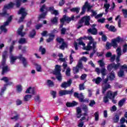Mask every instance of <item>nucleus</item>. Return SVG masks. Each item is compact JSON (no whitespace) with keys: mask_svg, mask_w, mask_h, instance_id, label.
Instances as JSON below:
<instances>
[{"mask_svg":"<svg viewBox=\"0 0 127 127\" xmlns=\"http://www.w3.org/2000/svg\"><path fill=\"white\" fill-rule=\"evenodd\" d=\"M21 0H14L13 2H10L8 4L5 5L3 8V12L0 15L1 16H8V14L6 13L7 9H10V8H13V6L16 5L17 7L20 6V2Z\"/></svg>","mask_w":127,"mask_h":127,"instance_id":"obj_1","label":"nucleus"},{"mask_svg":"<svg viewBox=\"0 0 127 127\" xmlns=\"http://www.w3.org/2000/svg\"><path fill=\"white\" fill-rule=\"evenodd\" d=\"M87 39L90 41V42L88 44L87 47H85V43L82 41L79 42V45H82L85 50H90L92 48H95L96 47V42H94L93 37L89 36L87 37Z\"/></svg>","mask_w":127,"mask_h":127,"instance_id":"obj_2","label":"nucleus"},{"mask_svg":"<svg viewBox=\"0 0 127 127\" xmlns=\"http://www.w3.org/2000/svg\"><path fill=\"white\" fill-rule=\"evenodd\" d=\"M122 41H123V39H121L120 37H118L116 39H113L112 40L111 44L107 43L106 45V49L109 50L111 49L112 46H113L114 48H117L118 47V43H120V42Z\"/></svg>","mask_w":127,"mask_h":127,"instance_id":"obj_3","label":"nucleus"},{"mask_svg":"<svg viewBox=\"0 0 127 127\" xmlns=\"http://www.w3.org/2000/svg\"><path fill=\"white\" fill-rule=\"evenodd\" d=\"M7 55V52L5 51L3 52L2 55V74L3 75L4 73L8 72L9 71V68L7 67V65L5 64V59H6V56Z\"/></svg>","mask_w":127,"mask_h":127,"instance_id":"obj_4","label":"nucleus"},{"mask_svg":"<svg viewBox=\"0 0 127 127\" xmlns=\"http://www.w3.org/2000/svg\"><path fill=\"white\" fill-rule=\"evenodd\" d=\"M60 72H61V66L56 65L55 69L53 71V74L57 76V79L58 81H62V75Z\"/></svg>","mask_w":127,"mask_h":127,"instance_id":"obj_5","label":"nucleus"},{"mask_svg":"<svg viewBox=\"0 0 127 127\" xmlns=\"http://www.w3.org/2000/svg\"><path fill=\"white\" fill-rule=\"evenodd\" d=\"M90 19H91V18L90 17V16H85L83 17L79 22V25L78 26L77 29H79V28H81L83 26V23H85V25H89L90 24Z\"/></svg>","mask_w":127,"mask_h":127,"instance_id":"obj_6","label":"nucleus"},{"mask_svg":"<svg viewBox=\"0 0 127 127\" xmlns=\"http://www.w3.org/2000/svg\"><path fill=\"white\" fill-rule=\"evenodd\" d=\"M18 14H21V17L19 19V22H22L23 20L25 18V16L27 15V11L25 8H21L18 11Z\"/></svg>","mask_w":127,"mask_h":127,"instance_id":"obj_7","label":"nucleus"},{"mask_svg":"<svg viewBox=\"0 0 127 127\" xmlns=\"http://www.w3.org/2000/svg\"><path fill=\"white\" fill-rule=\"evenodd\" d=\"M12 17H13V15H10L7 19V20L4 23L3 25L1 26L0 27V29L3 32H6L7 31V29L5 28V26H7L8 24H9V22L12 20Z\"/></svg>","mask_w":127,"mask_h":127,"instance_id":"obj_8","label":"nucleus"},{"mask_svg":"<svg viewBox=\"0 0 127 127\" xmlns=\"http://www.w3.org/2000/svg\"><path fill=\"white\" fill-rule=\"evenodd\" d=\"M75 16L72 15L71 18H69L66 15H64V17L62 19H61V25L60 26V28H62L63 27V24L65 21H71V20H75Z\"/></svg>","mask_w":127,"mask_h":127,"instance_id":"obj_9","label":"nucleus"},{"mask_svg":"<svg viewBox=\"0 0 127 127\" xmlns=\"http://www.w3.org/2000/svg\"><path fill=\"white\" fill-rule=\"evenodd\" d=\"M109 82V77L104 80L103 83H102V93L104 94L105 92L108 90V89H111V85L108 84Z\"/></svg>","mask_w":127,"mask_h":127,"instance_id":"obj_10","label":"nucleus"},{"mask_svg":"<svg viewBox=\"0 0 127 127\" xmlns=\"http://www.w3.org/2000/svg\"><path fill=\"white\" fill-rule=\"evenodd\" d=\"M119 67H121L120 63H117V64L113 63L109 64L107 66V69L108 70V71H112V69H114V70H118Z\"/></svg>","mask_w":127,"mask_h":127,"instance_id":"obj_11","label":"nucleus"},{"mask_svg":"<svg viewBox=\"0 0 127 127\" xmlns=\"http://www.w3.org/2000/svg\"><path fill=\"white\" fill-rule=\"evenodd\" d=\"M79 69H83V64L81 61H79L78 62L76 66L72 67L73 73H74V74H76V73H79Z\"/></svg>","mask_w":127,"mask_h":127,"instance_id":"obj_12","label":"nucleus"},{"mask_svg":"<svg viewBox=\"0 0 127 127\" xmlns=\"http://www.w3.org/2000/svg\"><path fill=\"white\" fill-rule=\"evenodd\" d=\"M95 71L97 73L98 75H100V73L102 75V78H104L106 75H107V69L106 68H102L101 70H100V68L96 67L95 68Z\"/></svg>","mask_w":127,"mask_h":127,"instance_id":"obj_13","label":"nucleus"},{"mask_svg":"<svg viewBox=\"0 0 127 127\" xmlns=\"http://www.w3.org/2000/svg\"><path fill=\"white\" fill-rule=\"evenodd\" d=\"M93 7L92 5H91L90 3H89L88 2H86L84 5L82 7V11L80 13V14H84L85 13V10L86 8H87V11H90L91 10V8Z\"/></svg>","mask_w":127,"mask_h":127,"instance_id":"obj_14","label":"nucleus"},{"mask_svg":"<svg viewBox=\"0 0 127 127\" xmlns=\"http://www.w3.org/2000/svg\"><path fill=\"white\" fill-rule=\"evenodd\" d=\"M57 40L59 43L62 44V45L60 47V49L64 50V49L67 47V45L64 42V40H63V39L58 38L57 39Z\"/></svg>","mask_w":127,"mask_h":127,"instance_id":"obj_15","label":"nucleus"},{"mask_svg":"<svg viewBox=\"0 0 127 127\" xmlns=\"http://www.w3.org/2000/svg\"><path fill=\"white\" fill-rule=\"evenodd\" d=\"M71 84H72V80L69 79L67 82H63L61 84V87H62V88H68V87H69V86H71Z\"/></svg>","mask_w":127,"mask_h":127,"instance_id":"obj_16","label":"nucleus"},{"mask_svg":"<svg viewBox=\"0 0 127 127\" xmlns=\"http://www.w3.org/2000/svg\"><path fill=\"white\" fill-rule=\"evenodd\" d=\"M116 52L117 53V57L116 58V62L117 63H119L120 62V58L122 55V50L121 49V47H118L116 50Z\"/></svg>","mask_w":127,"mask_h":127,"instance_id":"obj_17","label":"nucleus"},{"mask_svg":"<svg viewBox=\"0 0 127 127\" xmlns=\"http://www.w3.org/2000/svg\"><path fill=\"white\" fill-rule=\"evenodd\" d=\"M118 95V92H112V91H108L107 96L109 99H114L115 97Z\"/></svg>","mask_w":127,"mask_h":127,"instance_id":"obj_18","label":"nucleus"},{"mask_svg":"<svg viewBox=\"0 0 127 127\" xmlns=\"http://www.w3.org/2000/svg\"><path fill=\"white\" fill-rule=\"evenodd\" d=\"M73 95L75 98L79 99L80 102H83V100L84 99V95H83V93L79 94L78 93L75 92Z\"/></svg>","mask_w":127,"mask_h":127,"instance_id":"obj_19","label":"nucleus"},{"mask_svg":"<svg viewBox=\"0 0 127 127\" xmlns=\"http://www.w3.org/2000/svg\"><path fill=\"white\" fill-rule=\"evenodd\" d=\"M70 94H72V91L60 90L59 91V95L61 97L65 95H69Z\"/></svg>","mask_w":127,"mask_h":127,"instance_id":"obj_20","label":"nucleus"},{"mask_svg":"<svg viewBox=\"0 0 127 127\" xmlns=\"http://www.w3.org/2000/svg\"><path fill=\"white\" fill-rule=\"evenodd\" d=\"M21 61H22L23 66L24 67H26L27 66V61H26V59L23 58L22 55H20L18 58Z\"/></svg>","mask_w":127,"mask_h":127,"instance_id":"obj_21","label":"nucleus"},{"mask_svg":"<svg viewBox=\"0 0 127 127\" xmlns=\"http://www.w3.org/2000/svg\"><path fill=\"white\" fill-rule=\"evenodd\" d=\"M95 26H96V24H93L92 25V28L88 30V32H90L91 34H93V35L97 34V29L94 28Z\"/></svg>","mask_w":127,"mask_h":127,"instance_id":"obj_22","label":"nucleus"},{"mask_svg":"<svg viewBox=\"0 0 127 127\" xmlns=\"http://www.w3.org/2000/svg\"><path fill=\"white\" fill-rule=\"evenodd\" d=\"M26 94H35V88L33 87H30L26 90Z\"/></svg>","mask_w":127,"mask_h":127,"instance_id":"obj_23","label":"nucleus"},{"mask_svg":"<svg viewBox=\"0 0 127 127\" xmlns=\"http://www.w3.org/2000/svg\"><path fill=\"white\" fill-rule=\"evenodd\" d=\"M23 29V25H21L17 30V33L19 35H20V36H24V35L25 34V32H22V30Z\"/></svg>","mask_w":127,"mask_h":127,"instance_id":"obj_24","label":"nucleus"},{"mask_svg":"<svg viewBox=\"0 0 127 127\" xmlns=\"http://www.w3.org/2000/svg\"><path fill=\"white\" fill-rule=\"evenodd\" d=\"M12 82H9L8 84V85H12ZM8 84L4 85V86L1 89V92L0 93V96H2L3 95V93L4 91L6 90V87H7Z\"/></svg>","mask_w":127,"mask_h":127,"instance_id":"obj_25","label":"nucleus"},{"mask_svg":"<svg viewBox=\"0 0 127 127\" xmlns=\"http://www.w3.org/2000/svg\"><path fill=\"white\" fill-rule=\"evenodd\" d=\"M50 11H51L52 14H55V15H59V12H58V10L54 9V7H52L49 8Z\"/></svg>","mask_w":127,"mask_h":127,"instance_id":"obj_26","label":"nucleus"},{"mask_svg":"<svg viewBox=\"0 0 127 127\" xmlns=\"http://www.w3.org/2000/svg\"><path fill=\"white\" fill-rule=\"evenodd\" d=\"M93 82H95V84L99 85L102 82V78L100 77H98L97 78H94Z\"/></svg>","mask_w":127,"mask_h":127,"instance_id":"obj_27","label":"nucleus"},{"mask_svg":"<svg viewBox=\"0 0 127 127\" xmlns=\"http://www.w3.org/2000/svg\"><path fill=\"white\" fill-rule=\"evenodd\" d=\"M17 57L15 56H13L12 55H10V63L11 64H13L15 62V60L17 59Z\"/></svg>","mask_w":127,"mask_h":127,"instance_id":"obj_28","label":"nucleus"},{"mask_svg":"<svg viewBox=\"0 0 127 127\" xmlns=\"http://www.w3.org/2000/svg\"><path fill=\"white\" fill-rule=\"evenodd\" d=\"M105 1V2H106L105 4H104V7H105V11L106 12H108V9H109V8H110V4L109 3H107V1H108V0H103Z\"/></svg>","mask_w":127,"mask_h":127,"instance_id":"obj_29","label":"nucleus"},{"mask_svg":"<svg viewBox=\"0 0 127 127\" xmlns=\"http://www.w3.org/2000/svg\"><path fill=\"white\" fill-rule=\"evenodd\" d=\"M77 105H78V103L75 101H73L71 103L69 102L66 103L67 107H74V106H77Z\"/></svg>","mask_w":127,"mask_h":127,"instance_id":"obj_30","label":"nucleus"},{"mask_svg":"<svg viewBox=\"0 0 127 127\" xmlns=\"http://www.w3.org/2000/svg\"><path fill=\"white\" fill-rule=\"evenodd\" d=\"M39 51L42 55H44L46 53V49H45V48H43L42 46L40 47Z\"/></svg>","mask_w":127,"mask_h":127,"instance_id":"obj_31","label":"nucleus"},{"mask_svg":"<svg viewBox=\"0 0 127 127\" xmlns=\"http://www.w3.org/2000/svg\"><path fill=\"white\" fill-rule=\"evenodd\" d=\"M110 80H113L115 78H116V76L115 75V72L112 71L110 74H109L108 76Z\"/></svg>","mask_w":127,"mask_h":127,"instance_id":"obj_32","label":"nucleus"},{"mask_svg":"<svg viewBox=\"0 0 127 127\" xmlns=\"http://www.w3.org/2000/svg\"><path fill=\"white\" fill-rule=\"evenodd\" d=\"M36 34V32H35V30H33L32 31L30 32V34H29V36L31 38H33V37L35 36Z\"/></svg>","mask_w":127,"mask_h":127,"instance_id":"obj_33","label":"nucleus"},{"mask_svg":"<svg viewBox=\"0 0 127 127\" xmlns=\"http://www.w3.org/2000/svg\"><path fill=\"white\" fill-rule=\"evenodd\" d=\"M126 98H124L120 100L118 103L119 107H123V106H124V104H125V102H126Z\"/></svg>","mask_w":127,"mask_h":127,"instance_id":"obj_34","label":"nucleus"},{"mask_svg":"<svg viewBox=\"0 0 127 127\" xmlns=\"http://www.w3.org/2000/svg\"><path fill=\"white\" fill-rule=\"evenodd\" d=\"M18 49H19V50L21 49L22 52H23V53H25V52H26V51H27V47L24 46L22 48L21 46H19Z\"/></svg>","mask_w":127,"mask_h":127,"instance_id":"obj_35","label":"nucleus"},{"mask_svg":"<svg viewBox=\"0 0 127 127\" xmlns=\"http://www.w3.org/2000/svg\"><path fill=\"white\" fill-rule=\"evenodd\" d=\"M18 43H19V44H25V43H27L26 39H25V38H22L20 39Z\"/></svg>","mask_w":127,"mask_h":127,"instance_id":"obj_36","label":"nucleus"},{"mask_svg":"<svg viewBox=\"0 0 127 127\" xmlns=\"http://www.w3.org/2000/svg\"><path fill=\"white\" fill-rule=\"evenodd\" d=\"M115 20H118V26L119 27H122L121 26V16L118 15L115 18Z\"/></svg>","mask_w":127,"mask_h":127,"instance_id":"obj_37","label":"nucleus"},{"mask_svg":"<svg viewBox=\"0 0 127 127\" xmlns=\"http://www.w3.org/2000/svg\"><path fill=\"white\" fill-rule=\"evenodd\" d=\"M51 22L53 23L54 24H56L57 22H58V17H54L51 19Z\"/></svg>","mask_w":127,"mask_h":127,"instance_id":"obj_38","label":"nucleus"},{"mask_svg":"<svg viewBox=\"0 0 127 127\" xmlns=\"http://www.w3.org/2000/svg\"><path fill=\"white\" fill-rule=\"evenodd\" d=\"M53 39H54V35L50 34L49 39H47V42H51Z\"/></svg>","mask_w":127,"mask_h":127,"instance_id":"obj_39","label":"nucleus"},{"mask_svg":"<svg viewBox=\"0 0 127 127\" xmlns=\"http://www.w3.org/2000/svg\"><path fill=\"white\" fill-rule=\"evenodd\" d=\"M94 118L95 122L99 121V112H96L94 113Z\"/></svg>","mask_w":127,"mask_h":127,"instance_id":"obj_40","label":"nucleus"},{"mask_svg":"<svg viewBox=\"0 0 127 127\" xmlns=\"http://www.w3.org/2000/svg\"><path fill=\"white\" fill-rule=\"evenodd\" d=\"M48 10V8L46 7L45 6V5H43L42 7L40 8V11L43 12V11H47Z\"/></svg>","mask_w":127,"mask_h":127,"instance_id":"obj_41","label":"nucleus"},{"mask_svg":"<svg viewBox=\"0 0 127 127\" xmlns=\"http://www.w3.org/2000/svg\"><path fill=\"white\" fill-rule=\"evenodd\" d=\"M71 11L73 12H76V13H79V11H80V8H73L71 9Z\"/></svg>","mask_w":127,"mask_h":127,"instance_id":"obj_42","label":"nucleus"},{"mask_svg":"<svg viewBox=\"0 0 127 127\" xmlns=\"http://www.w3.org/2000/svg\"><path fill=\"white\" fill-rule=\"evenodd\" d=\"M47 85L49 87H53V86H54V83L51 80H48Z\"/></svg>","mask_w":127,"mask_h":127,"instance_id":"obj_43","label":"nucleus"},{"mask_svg":"<svg viewBox=\"0 0 127 127\" xmlns=\"http://www.w3.org/2000/svg\"><path fill=\"white\" fill-rule=\"evenodd\" d=\"M113 120L114 123H118V122L120 121V116H119L118 115H115Z\"/></svg>","mask_w":127,"mask_h":127,"instance_id":"obj_44","label":"nucleus"},{"mask_svg":"<svg viewBox=\"0 0 127 127\" xmlns=\"http://www.w3.org/2000/svg\"><path fill=\"white\" fill-rule=\"evenodd\" d=\"M24 100L25 101H29V100H30L31 99V95H29V94H27L26 95L25 97H24Z\"/></svg>","mask_w":127,"mask_h":127,"instance_id":"obj_45","label":"nucleus"},{"mask_svg":"<svg viewBox=\"0 0 127 127\" xmlns=\"http://www.w3.org/2000/svg\"><path fill=\"white\" fill-rule=\"evenodd\" d=\"M109 30H110V31H112L113 32H116V31H117V29L115 28L114 26H110L109 28Z\"/></svg>","mask_w":127,"mask_h":127,"instance_id":"obj_46","label":"nucleus"},{"mask_svg":"<svg viewBox=\"0 0 127 127\" xmlns=\"http://www.w3.org/2000/svg\"><path fill=\"white\" fill-rule=\"evenodd\" d=\"M70 72H71V68H70L69 67H67L66 70L65 71L66 76H70Z\"/></svg>","mask_w":127,"mask_h":127,"instance_id":"obj_47","label":"nucleus"},{"mask_svg":"<svg viewBox=\"0 0 127 127\" xmlns=\"http://www.w3.org/2000/svg\"><path fill=\"white\" fill-rule=\"evenodd\" d=\"M9 80V78L6 77H3L2 78H1V81H3L5 83H7V82H8Z\"/></svg>","mask_w":127,"mask_h":127,"instance_id":"obj_48","label":"nucleus"},{"mask_svg":"<svg viewBox=\"0 0 127 127\" xmlns=\"http://www.w3.org/2000/svg\"><path fill=\"white\" fill-rule=\"evenodd\" d=\"M98 63H99L100 67H103L105 66V63L104 62V61H103V60H99L98 61Z\"/></svg>","mask_w":127,"mask_h":127,"instance_id":"obj_49","label":"nucleus"},{"mask_svg":"<svg viewBox=\"0 0 127 127\" xmlns=\"http://www.w3.org/2000/svg\"><path fill=\"white\" fill-rule=\"evenodd\" d=\"M124 70L120 69L119 72H118V76L119 77H123L124 76Z\"/></svg>","mask_w":127,"mask_h":127,"instance_id":"obj_50","label":"nucleus"},{"mask_svg":"<svg viewBox=\"0 0 127 127\" xmlns=\"http://www.w3.org/2000/svg\"><path fill=\"white\" fill-rule=\"evenodd\" d=\"M127 51V45L125 44L123 46V53H126Z\"/></svg>","mask_w":127,"mask_h":127,"instance_id":"obj_51","label":"nucleus"},{"mask_svg":"<svg viewBox=\"0 0 127 127\" xmlns=\"http://www.w3.org/2000/svg\"><path fill=\"white\" fill-rule=\"evenodd\" d=\"M123 13L125 16V17H127V9H122Z\"/></svg>","mask_w":127,"mask_h":127,"instance_id":"obj_52","label":"nucleus"},{"mask_svg":"<svg viewBox=\"0 0 127 127\" xmlns=\"http://www.w3.org/2000/svg\"><path fill=\"white\" fill-rule=\"evenodd\" d=\"M36 70L38 72H41V66L40 65L37 64Z\"/></svg>","mask_w":127,"mask_h":127,"instance_id":"obj_53","label":"nucleus"},{"mask_svg":"<svg viewBox=\"0 0 127 127\" xmlns=\"http://www.w3.org/2000/svg\"><path fill=\"white\" fill-rule=\"evenodd\" d=\"M121 70H125V71H127V66L126 64H124L121 66Z\"/></svg>","mask_w":127,"mask_h":127,"instance_id":"obj_54","label":"nucleus"},{"mask_svg":"<svg viewBox=\"0 0 127 127\" xmlns=\"http://www.w3.org/2000/svg\"><path fill=\"white\" fill-rule=\"evenodd\" d=\"M79 87L80 91H82V90H85V86H84V83L80 84Z\"/></svg>","mask_w":127,"mask_h":127,"instance_id":"obj_55","label":"nucleus"},{"mask_svg":"<svg viewBox=\"0 0 127 127\" xmlns=\"http://www.w3.org/2000/svg\"><path fill=\"white\" fill-rule=\"evenodd\" d=\"M17 90L18 92H21L22 91V86L21 85H17Z\"/></svg>","mask_w":127,"mask_h":127,"instance_id":"obj_56","label":"nucleus"},{"mask_svg":"<svg viewBox=\"0 0 127 127\" xmlns=\"http://www.w3.org/2000/svg\"><path fill=\"white\" fill-rule=\"evenodd\" d=\"M105 20H106V19L105 18H102L99 19L98 20V22H100L101 23H104V22H105Z\"/></svg>","mask_w":127,"mask_h":127,"instance_id":"obj_57","label":"nucleus"},{"mask_svg":"<svg viewBox=\"0 0 127 127\" xmlns=\"http://www.w3.org/2000/svg\"><path fill=\"white\" fill-rule=\"evenodd\" d=\"M96 104V102L94 100H91L89 103L90 107H93L94 105Z\"/></svg>","mask_w":127,"mask_h":127,"instance_id":"obj_58","label":"nucleus"},{"mask_svg":"<svg viewBox=\"0 0 127 127\" xmlns=\"http://www.w3.org/2000/svg\"><path fill=\"white\" fill-rule=\"evenodd\" d=\"M103 101L104 103H108V102H109V97H108L107 95L104 97Z\"/></svg>","mask_w":127,"mask_h":127,"instance_id":"obj_59","label":"nucleus"},{"mask_svg":"<svg viewBox=\"0 0 127 127\" xmlns=\"http://www.w3.org/2000/svg\"><path fill=\"white\" fill-rule=\"evenodd\" d=\"M51 94L53 99H55L56 98V91H52Z\"/></svg>","mask_w":127,"mask_h":127,"instance_id":"obj_60","label":"nucleus"},{"mask_svg":"<svg viewBox=\"0 0 127 127\" xmlns=\"http://www.w3.org/2000/svg\"><path fill=\"white\" fill-rule=\"evenodd\" d=\"M83 110L85 112V113H87L88 112V107L87 105H83L82 107Z\"/></svg>","mask_w":127,"mask_h":127,"instance_id":"obj_61","label":"nucleus"},{"mask_svg":"<svg viewBox=\"0 0 127 127\" xmlns=\"http://www.w3.org/2000/svg\"><path fill=\"white\" fill-rule=\"evenodd\" d=\"M69 64H72L73 63V61H74V59H73V57H72V55H70L69 57Z\"/></svg>","mask_w":127,"mask_h":127,"instance_id":"obj_62","label":"nucleus"},{"mask_svg":"<svg viewBox=\"0 0 127 127\" xmlns=\"http://www.w3.org/2000/svg\"><path fill=\"white\" fill-rule=\"evenodd\" d=\"M11 120H14L15 121H16V120H18V115H17V114H16L15 116L11 117Z\"/></svg>","mask_w":127,"mask_h":127,"instance_id":"obj_63","label":"nucleus"},{"mask_svg":"<svg viewBox=\"0 0 127 127\" xmlns=\"http://www.w3.org/2000/svg\"><path fill=\"white\" fill-rule=\"evenodd\" d=\"M103 14H104L103 13L99 14L97 15L96 16H95V18H96V19L100 18L102 17V16H103Z\"/></svg>","mask_w":127,"mask_h":127,"instance_id":"obj_64","label":"nucleus"}]
</instances>
